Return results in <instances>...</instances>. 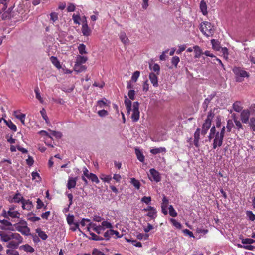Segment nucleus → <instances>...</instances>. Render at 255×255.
<instances>
[{"label":"nucleus","mask_w":255,"mask_h":255,"mask_svg":"<svg viewBox=\"0 0 255 255\" xmlns=\"http://www.w3.org/2000/svg\"><path fill=\"white\" fill-rule=\"evenodd\" d=\"M213 26L210 22L205 21L200 25V29L202 33L207 37L212 36L214 33Z\"/></svg>","instance_id":"f257e3e1"},{"label":"nucleus","mask_w":255,"mask_h":255,"mask_svg":"<svg viewBox=\"0 0 255 255\" xmlns=\"http://www.w3.org/2000/svg\"><path fill=\"white\" fill-rule=\"evenodd\" d=\"M233 71L235 75L236 80L238 82H242L244 78L249 76V74L248 72L239 67H234L233 69Z\"/></svg>","instance_id":"f03ea898"},{"label":"nucleus","mask_w":255,"mask_h":255,"mask_svg":"<svg viewBox=\"0 0 255 255\" xmlns=\"http://www.w3.org/2000/svg\"><path fill=\"white\" fill-rule=\"evenodd\" d=\"M139 103L138 102H134L133 104L132 114L131 119L133 122H135L139 119Z\"/></svg>","instance_id":"7ed1b4c3"},{"label":"nucleus","mask_w":255,"mask_h":255,"mask_svg":"<svg viewBox=\"0 0 255 255\" xmlns=\"http://www.w3.org/2000/svg\"><path fill=\"white\" fill-rule=\"evenodd\" d=\"M150 174H148L149 178L151 181L154 180L156 182H158L161 180V176L158 171L154 168L149 170Z\"/></svg>","instance_id":"20e7f679"},{"label":"nucleus","mask_w":255,"mask_h":255,"mask_svg":"<svg viewBox=\"0 0 255 255\" xmlns=\"http://www.w3.org/2000/svg\"><path fill=\"white\" fill-rule=\"evenodd\" d=\"M88 60V58L86 56H82L79 55L77 57L76 62L74 65V70L78 72H81L83 71L82 69H78V67L81 64L85 63Z\"/></svg>","instance_id":"39448f33"},{"label":"nucleus","mask_w":255,"mask_h":255,"mask_svg":"<svg viewBox=\"0 0 255 255\" xmlns=\"http://www.w3.org/2000/svg\"><path fill=\"white\" fill-rule=\"evenodd\" d=\"M224 137L219 134V131H217L213 140V147L215 149L217 146L221 147L223 144Z\"/></svg>","instance_id":"423d86ee"},{"label":"nucleus","mask_w":255,"mask_h":255,"mask_svg":"<svg viewBox=\"0 0 255 255\" xmlns=\"http://www.w3.org/2000/svg\"><path fill=\"white\" fill-rule=\"evenodd\" d=\"M250 111L248 109L243 110L241 113V120L243 123L249 122Z\"/></svg>","instance_id":"0eeeda50"},{"label":"nucleus","mask_w":255,"mask_h":255,"mask_svg":"<svg viewBox=\"0 0 255 255\" xmlns=\"http://www.w3.org/2000/svg\"><path fill=\"white\" fill-rule=\"evenodd\" d=\"M82 32L84 36H88L91 34V30L88 26L87 20L85 18V21H83L82 27Z\"/></svg>","instance_id":"6e6552de"},{"label":"nucleus","mask_w":255,"mask_h":255,"mask_svg":"<svg viewBox=\"0 0 255 255\" xmlns=\"http://www.w3.org/2000/svg\"><path fill=\"white\" fill-rule=\"evenodd\" d=\"M78 180V177H69L67 184V187L68 189H71L72 188H75L76 185V183Z\"/></svg>","instance_id":"1a4fd4ad"},{"label":"nucleus","mask_w":255,"mask_h":255,"mask_svg":"<svg viewBox=\"0 0 255 255\" xmlns=\"http://www.w3.org/2000/svg\"><path fill=\"white\" fill-rule=\"evenodd\" d=\"M169 201L165 196H164L162 199V203L161 204L162 212L164 215L168 214L167 206L168 205Z\"/></svg>","instance_id":"9d476101"},{"label":"nucleus","mask_w":255,"mask_h":255,"mask_svg":"<svg viewBox=\"0 0 255 255\" xmlns=\"http://www.w3.org/2000/svg\"><path fill=\"white\" fill-rule=\"evenodd\" d=\"M93 228V230L95 231L97 234H100L101 233V231L104 230L105 228L103 227L102 226H96L95 224H93L92 223H90L88 224V226L87 227V229L88 231H90V227Z\"/></svg>","instance_id":"9b49d317"},{"label":"nucleus","mask_w":255,"mask_h":255,"mask_svg":"<svg viewBox=\"0 0 255 255\" xmlns=\"http://www.w3.org/2000/svg\"><path fill=\"white\" fill-rule=\"evenodd\" d=\"M216 93H213L211 95H209L207 98H206L202 105V107L204 109V111H206L208 106L209 104L211 102V101L213 99V98L215 96Z\"/></svg>","instance_id":"f8f14e48"},{"label":"nucleus","mask_w":255,"mask_h":255,"mask_svg":"<svg viewBox=\"0 0 255 255\" xmlns=\"http://www.w3.org/2000/svg\"><path fill=\"white\" fill-rule=\"evenodd\" d=\"M22 204L23 209L27 210L28 211L30 210L33 206L32 201L29 200L24 199V200H22Z\"/></svg>","instance_id":"ddd939ff"},{"label":"nucleus","mask_w":255,"mask_h":255,"mask_svg":"<svg viewBox=\"0 0 255 255\" xmlns=\"http://www.w3.org/2000/svg\"><path fill=\"white\" fill-rule=\"evenodd\" d=\"M157 75V74L154 73H151L149 74V79L151 83L153 84V86L155 87L158 86V77Z\"/></svg>","instance_id":"4468645a"},{"label":"nucleus","mask_w":255,"mask_h":255,"mask_svg":"<svg viewBox=\"0 0 255 255\" xmlns=\"http://www.w3.org/2000/svg\"><path fill=\"white\" fill-rule=\"evenodd\" d=\"M193 49L195 53L194 56L195 58H199L201 57V56L203 54L204 52L199 46H194L193 47Z\"/></svg>","instance_id":"2eb2a0df"},{"label":"nucleus","mask_w":255,"mask_h":255,"mask_svg":"<svg viewBox=\"0 0 255 255\" xmlns=\"http://www.w3.org/2000/svg\"><path fill=\"white\" fill-rule=\"evenodd\" d=\"M211 124L209 122H205L204 123L202 128L201 134L205 135L210 128L211 127Z\"/></svg>","instance_id":"dca6fc26"},{"label":"nucleus","mask_w":255,"mask_h":255,"mask_svg":"<svg viewBox=\"0 0 255 255\" xmlns=\"http://www.w3.org/2000/svg\"><path fill=\"white\" fill-rule=\"evenodd\" d=\"M24 200V199L23 198L21 194L17 191L14 196L12 202H13L14 203H19L21 202L22 203V200Z\"/></svg>","instance_id":"f3484780"},{"label":"nucleus","mask_w":255,"mask_h":255,"mask_svg":"<svg viewBox=\"0 0 255 255\" xmlns=\"http://www.w3.org/2000/svg\"><path fill=\"white\" fill-rule=\"evenodd\" d=\"M135 151L138 160L140 161L141 162H144L145 157L139 148H135Z\"/></svg>","instance_id":"a211bd4d"},{"label":"nucleus","mask_w":255,"mask_h":255,"mask_svg":"<svg viewBox=\"0 0 255 255\" xmlns=\"http://www.w3.org/2000/svg\"><path fill=\"white\" fill-rule=\"evenodd\" d=\"M36 232L38 234V236L40 237L43 240H45L48 238L46 234L39 228L35 230Z\"/></svg>","instance_id":"6ab92c4d"},{"label":"nucleus","mask_w":255,"mask_h":255,"mask_svg":"<svg viewBox=\"0 0 255 255\" xmlns=\"http://www.w3.org/2000/svg\"><path fill=\"white\" fill-rule=\"evenodd\" d=\"M166 151V148L165 147H160L151 149L150 152L152 154L155 155L160 153H165Z\"/></svg>","instance_id":"aec40b11"},{"label":"nucleus","mask_w":255,"mask_h":255,"mask_svg":"<svg viewBox=\"0 0 255 255\" xmlns=\"http://www.w3.org/2000/svg\"><path fill=\"white\" fill-rule=\"evenodd\" d=\"M12 10V7H11L8 9V10L5 11L2 15V19L3 20L9 19L11 18L10 12Z\"/></svg>","instance_id":"412c9836"},{"label":"nucleus","mask_w":255,"mask_h":255,"mask_svg":"<svg viewBox=\"0 0 255 255\" xmlns=\"http://www.w3.org/2000/svg\"><path fill=\"white\" fill-rule=\"evenodd\" d=\"M200 8L203 14L204 15H206L207 14V5L206 2L204 0H202L201 1Z\"/></svg>","instance_id":"4be33fe9"},{"label":"nucleus","mask_w":255,"mask_h":255,"mask_svg":"<svg viewBox=\"0 0 255 255\" xmlns=\"http://www.w3.org/2000/svg\"><path fill=\"white\" fill-rule=\"evenodd\" d=\"M120 39L121 41L125 44L129 43V40L128 37L126 36L125 32H121L120 35Z\"/></svg>","instance_id":"5701e85b"},{"label":"nucleus","mask_w":255,"mask_h":255,"mask_svg":"<svg viewBox=\"0 0 255 255\" xmlns=\"http://www.w3.org/2000/svg\"><path fill=\"white\" fill-rule=\"evenodd\" d=\"M248 123L250 129L255 132V117L251 118Z\"/></svg>","instance_id":"b1692460"},{"label":"nucleus","mask_w":255,"mask_h":255,"mask_svg":"<svg viewBox=\"0 0 255 255\" xmlns=\"http://www.w3.org/2000/svg\"><path fill=\"white\" fill-rule=\"evenodd\" d=\"M0 238L3 242H7L10 241L8 235L2 231H0Z\"/></svg>","instance_id":"393cba45"},{"label":"nucleus","mask_w":255,"mask_h":255,"mask_svg":"<svg viewBox=\"0 0 255 255\" xmlns=\"http://www.w3.org/2000/svg\"><path fill=\"white\" fill-rule=\"evenodd\" d=\"M99 177L102 180L107 183H109L112 178L111 175H107L104 174H101Z\"/></svg>","instance_id":"a878e982"},{"label":"nucleus","mask_w":255,"mask_h":255,"mask_svg":"<svg viewBox=\"0 0 255 255\" xmlns=\"http://www.w3.org/2000/svg\"><path fill=\"white\" fill-rule=\"evenodd\" d=\"M50 60L52 64L56 67L57 68L60 69L61 68V66L60 63L57 58V57L54 56H51L50 57Z\"/></svg>","instance_id":"bb28decb"},{"label":"nucleus","mask_w":255,"mask_h":255,"mask_svg":"<svg viewBox=\"0 0 255 255\" xmlns=\"http://www.w3.org/2000/svg\"><path fill=\"white\" fill-rule=\"evenodd\" d=\"M88 178L91 180L93 182H95L97 184L99 183L100 182L97 175L92 173H89V176Z\"/></svg>","instance_id":"cd10ccee"},{"label":"nucleus","mask_w":255,"mask_h":255,"mask_svg":"<svg viewBox=\"0 0 255 255\" xmlns=\"http://www.w3.org/2000/svg\"><path fill=\"white\" fill-rule=\"evenodd\" d=\"M234 127L233 122L232 120H228L227 122L226 126L225 128H227V132H230L231 131L232 128Z\"/></svg>","instance_id":"c85d7f7f"},{"label":"nucleus","mask_w":255,"mask_h":255,"mask_svg":"<svg viewBox=\"0 0 255 255\" xmlns=\"http://www.w3.org/2000/svg\"><path fill=\"white\" fill-rule=\"evenodd\" d=\"M233 108L234 110L237 112H240L242 111V107L240 106V102L236 101L233 104Z\"/></svg>","instance_id":"c756f323"},{"label":"nucleus","mask_w":255,"mask_h":255,"mask_svg":"<svg viewBox=\"0 0 255 255\" xmlns=\"http://www.w3.org/2000/svg\"><path fill=\"white\" fill-rule=\"evenodd\" d=\"M78 50L80 54H85L87 52L86 50V46L84 44H80L78 47Z\"/></svg>","instance_id":"7c9ffc66"},{"label":"nucleus","mask_w":255,"mask_h":255,"mask_svg":"<svg viewBox=\"0 0 255 255\" xmlns=\"http://www.w3.org/2000/svg\"><path fill=\"white\" fill-rule=\"evenodd\" d=\"M21 248L27 252L33 253L34 251V248L28 244L22 245Z\"/></svg>","instance_id":"2f4dec72"},{"label":"nucleus","mask_w":255,"mask_h":255,"mask_svg":"<svg viewBox=\"0 0 255 255\" xmlns=\"http://www.w3.org/2000/svg\"><path fill=\"white\" fill-rule=\"evenodd\" d=\"M90 234L91 236V237L89 239L92 240L101 241L104 239L102 237L97 235L94 233H90Z\"/></svg>","instance_id":"473e14b6"},{"label":"nucleus","mask_w":255,"mask_h":255,"mask_svg":"<svg viewBox=\"0 0 255 255\" xmlns=\"http://www.w3.org/2000/svg\"><path fill=\"white\" fill-rule=\"evenodd\" d=\"M16 113H17V111H14V112L15 117L17 119L20 120V121H21L22 124L24 125V120H25V115L24 114H20V115H16Z\"/></svg>","instance_id":"72a5a7b5"},{"label":"nucleus","mask_w":255,"mask_h":255,"mask_svg":"<svg viewBox=\"0 0 255 255\" xmlns=\"http://www.w3.org/2000/svg\"><path fill=\"white\" fill-rule=\"evenodd\" d=\"M131 183L137 189H139L140 187V183L139 181L134 178H131Z\"/></svg>","instance_id":"f704fd0d"},{"label":"nucleus","mask_w":255,"mask_h":255,"mask_svg":"<svg viewBox=\"0 0 255 255\" xmlns=\"http://www.w3.org/2000/svg\"><path fill=\"white\" fill-rule=\"evenodd\" d=\"M19 244L14 241H11L7 245V247L11 249H16Z\"/></svg>","instance_id":"c9c22d12"},{"label":"nucleus","mask_w":255,"mask_h":255,"mask_svg":"<svg viewBox=\"0 0 255 255\" xmlns=\"http://www.w3.org/2000/svg\"><path fill=\"white\" fill-rule=\"evenodd\" d=\"M149 67L150 69L155 72H156V74L158 75L160 71V66L157 64H154L153 66L150 65Z\"/></svg>","instance_id":"e433bc0d"},{"label":"nucleus","mask_w":255,"mask_h":255,"mask_svg":"<svg viewBox=\"0 0 255 255\" xmlns=\"http://www.w3.org/2000/svg\"><path fill=\"white\" fill-rule=\"evenodd\" d=\"M213 48L217 51L219 50V42L215 39H212L211 41Z\"/></svg>","instance_id":"4c0bfd02"},{"label":"nucleus","mask_w":255,"mask_h":255,"mask_svg":"<svg viewBox=\"0 0 255 255\" xmlns=\"http://www.w3.org/2000/svg\"><path fill=\"white\" fill-rule=\"evenodd\" d=\"M214 113L212 112V110H210L208 113L207 118L206 119L205 122H209L211 124L212 120L214 117Z\"/></svg>","instance_id":"58836bf2"},{"label":"nucleus","mask_w":255,"mask_h":255,"mask_svg":"<svg viewBox=\"0 0 255 255\" xmlns=\"http://www.w3.org/2000/svg\"><path fill=\"white\" fill-rule=\"evenodd\" d=\"M169 215L173 217H175L177 215V212L172 205H170L169 207Z\"/></svg>","instance_id":"ea45409f"},{"label":"nucleus","mask_w":255,"mask_h":255,"mask_svg":"<svg viewBox=\"0 0 255 255\" xmlns=\"http://www.w3.org/2000/svg\"><path fill=\"white\" fill-rule=\"evenodd\" d=\"M124 103L126 108L131 107L132 102L126 95L124 96Z\"/></svg>","instance_id":"a19ab883"},{"label":"nucleus","mask_w":255,"mask_h":255,"mask_svg":"<svg viewBox=\"0 0 255 255\" xmlns=\"http://www.w3.org/2000/svg\"><path fill=\"white\" fill-rule=\"evenodd\" d=\"M234 123L236 126L237 129L238 130H240V129L243 130V126L241 123L237 120V118H234Z\"/></svg>","instance_id":"79ce46f5"},{"label":"nucleus","mask_w":255,"mask_h":255,"mask_svg":"<svg viewBox=\"0 0 255 255\" xmlns=\"http://www.w3.org/2000/svg\"><path fill=\"white\" fill-rule=\"evenodd\" d=\"M34 91L36 94V98L40 101V103H42L43 99L40 96L38 87L35 88L34 89Z\"/></svg>","instance_id":"37998d69"},{"label":"nucleus","mask_w":255,"mask_h":255,"mask_svg":"<svg viewBox=\"0 0 255 255\" xmlns=\"http://www.w3.org/2000/svg\"><path fill=\"white\" fill-rule=\"evenodd\" d=\"M147 216L150 217L151 219H154L157 216V211L156 209L148 212L147 214Z\"/></svg>","instance_id":"c03bdc74"},{"label":"nucleus","mask_w":255,"mask_h":255,"mask_svg":"<svg viewBox=\"0 0 255 255\" xmlns=\"http://www.w3.org/2000/svg\"><path fill=\"white\" fill-rule=\"evenodd\" d=\"M8 128L12 130V131L15 132L17 130V127L14 124L11 120H9V124L7 125Z\"/></svg>","instance_id":"a18cd8bd"},{"label":"nucleus","mask_w":255,"mask_h":255,"mask_svg":"<svg viewBox=\"0 0 255 255\" xmlns=\"http://www.w3.org/2000/svg\"><path fill=\"white\" fill-rule=\"evenodd\" d=\"M200 139V134H198L197 133H194V143L196 147H199V141Z\"/></svg>","instance_id":"49530a36"},{"label":"nucleus","mask_w":255,"mask_h":255,"mask_svg":"<svg viewBox=\"0 0 255 255\" xmlns=\"http://www.w3.org/2000/svg\"><path fill=\"white\" fill-rule=\"evenodd\" d=\"M255 242V240L250 238L243 239L242 240V243L243 244H249L251 245L253 243Z\"/></svg>","instance_id":"de8ad7c7"},{"label":"nucleus","mask_w":255,"mask_h":255,"mask_svg":"<svg viewBox=\"0 0 255 255\" xmlns=\"http://www.w3.org/2000/svg\"><path fill=\"white\" fill-rule=\"evenodd\" d=\"M7 214L9 216L12 218H19L18 215H19V213L17 211H8Z\"/></svg>","instance_id":"09e8293b"},{"label":"nucleus","mask_w":255,"mask_h":255,"mask_svg":"<svg viewBox=\"0 0 255 255\" xmlns=\"http://www.w3.org/2000/svg\"><path fill=\"white\" fill-rule=\"evenodd\" d=\"M140 75V72L138 71H135L131 77V79L134 82H136L137 79L138 78Z\"/></svg>","instance_id":"8fccbe9b"},{"label":"nucleus","mask_w":255,"mask_h":255,"mask_svg":"<svg viewBox=\"0 0 255 255\" xmlns=\"http://www.w3.org/2000/svg\"><path fill=\"white\" fill-rule=\"evenodd\" d=\"M171 222L173 225L178 229H181L182 225L180 223L177 222L175 219H171Z\"/></svg>","instance_id":"3c124183"},{"label":"nucleus","mask_w":255,"mask_h":255,"mask_svg":"<svg viewBox=\"0 0 255 255\" xmlns=\"http://www.w3.org/2000/svg\"><path fill=\"white\" fill-rule=\"evenodd\" d=\"M50 132L52 135L55 136L56 138L60 139L62 136V134L60 132L52 130H50Z\"/></svg>","instance_id":"603ef678"},{"label":"nucleus","mask_w":255,"mask_h":255,"mask_svg":"<svg viewBox=\"0 0 255 255\" xmlns=\"http://www.w3.org/2000/svg\"><path fill=\"white\" fill-rule=\"evenodd\" d=\"M141 202L146 203L147 205H149L151 201V198L150 196H144L141 198Z\"/></svg>","instance_id":"864d4df0"},{"label":"nucleus","mask_w":255,"mask_h":255,"mask_svg":"<svg viewBox=\"0 0 255 255\" xmlns=\"http://www.w3.org/2000/svg\"><path fill=\"white\" fill-rule=\"evenodd\" d=\"M72 19L75 24L79 25L80 24V20H81V18L79 15L74 14L72 16Z\"/></svg>","instance_id":"5fc2aeb1"},{"label":"nucleus","mask_w":255,"mask_h":255,"mask_svg":"<svg viewBox=\"0 0 255 255\" xmlns=\"http://www.w3.org/2000/svg\"><path fill=\"white\" fill-rule=\"evenodd\" d=\"M127 241L128 242H131L132 244L136 247H142L141 243L139 242H137L136 240L129 239V240H127Z\"/></svg>","instance_id":"6e6d98bb"},{"label":"nucleus","mask_w":255,"mask_h":255,"mask_svg":"<svg viewBox=\"0 0 255 255\" xmlns=\"http://www.w3.org/2000/svg\"><path fill=\"white\" fill-rule=\"evenodd\" d=\"M14 239H15L17 241L16 242L17 243H18V244H21L23 241L22 237L18 233H16V235H15V237H14Z\"/></svg>","instance_id":"4d7b16f0"},{"label":"nucleus","mask_w":255,"mask_h":255,"mask_svg":"<svg viewBox=\"0 0 255 255\" xmlns=\"http://www.w3.org/2000/svg\"><path fill=\"white\" fill-rule=\"evenodd\" d=\"M20 232L25 235H30L31 234L30 233V229L29 227H24V228L22 230V231H20Z\"/></svg>","instance_id":"13d9d810"},{"label":"nucleus","mask_w":255,"mask_h":255,"mask_svg":"<svg viewBox=\"0 0 255 255\" xmlns=\"http://www.w3.org/2000/svg\"><path fill=\"white\" fill-rule=\"evenodd\" d=\"M135 92L134 90H130L128 91V96L131 100H134L135 99Z\"/></svg>","instance_id":"bf43d9fd"},{"label":"nucleus","mask_w":255,"mask_h":255,"mask_svg":"<svg viewBox=\"0 0 255 255\" xmlns=\"http://www.w3.org/2000/svg\"><path fill=\"white\" fill-rule=\"evenodd\" d=\"M74 217L73 215H68L67 217V221L68 224L72 225L74 223Z\"/></svg>","instance_id":"052dcab7"},{"label":"nucleus","mask_w":255,"mask_h":255,"mask_svg":"<svg viewBox=\"0 0 255 255\" xmlns=\"http://www.w3.org/2000/svg\"><path fill=\"white\" fill-rule=\"evenodd\" d=\"M180 59L178 56H174L172 59L171 63L173 65L176 67Z\"/></svg>","instance_id":"680f3d73"},{"label":"nucleus","mask_w":255,"mask_h":255,"mask_svg":"<svg viewBox=\"0 0 255 255\" xmlns=\"http://www.w3.org/2000/svg\"><path fill=\"white\" fill-rule=\"evenodd\" d=\"M50 20L54 23L58 19V15L56 12H52L50 14Z\"/></svg>","instance_id":"e2e57ef3"},{"label":"nucleus","mask_w":255,"mask_h":255,"mask_svg":"<svg viewBox=\"0 0 255 255\" xmlns=\"http://www.w3.org/2000/svg\"><path fill=\"white\" fill-rule=\"evenodd\" d=\"M6 253L9 255H19L18 251L10 249L7 250Z\"/></svg>","instance_id":"0e129e2a"},{"label":"nucleus","mask_w":255,"mask_h":255,"mask_svg":"<svg viewBox=\"0 0 255 255\" xmlns=\"http://www.w3.org/2000/svg\"><path fill=\"white\" fill-rule=\"evenodd\" d=\"M102 226L104 228L105 227L107 228H112V224L110 222L106 221H104L102 222Z\"/></svg>","instance_id":"69168bd1"},{"label":"nucleus","mask_w":255,"mask_h":255,"mask_svg":"<svg viewBox=\"0 0 255 255\" xmlns=\"http://www.w3.org/2000/svg\"><path fill=\"white\" fill-rule=\"evenodd\" d=\"M247 215L251 221H254L255 219V215H254L252 211H247Z\"/></svg>","instance_id":"338daca9"},{"label":"nucleus","mask_w":255,"mask_h":255,"mask_svg":"<svg viewBox=\"0 0 255 255\" xmlns=\"http://www.w3.org/2000/svg\"><path fill=\"white\" fill-rule=\"evenodd\" d=\"M93 255H105L103 252L97 249H94L92 251Z\"/></svg>","instance_id":"774afa93"}]
</instances>
